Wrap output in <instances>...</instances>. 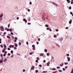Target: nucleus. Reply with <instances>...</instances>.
Masks as SVG:
<instances>
[{"label":"nucleus","mask_w":73,"mask_h":73,"mask_svg":"<svg viewBox=\"0 0 73 73\" xmlns=\"http://www.w3.org/2000/svg\"><path fill=\"white\" fill-rule=\"evenodd\" d=\"M0 28L1 29V31H4V27H3V26H1L0 27Z\"/></svg>","instance_id":"f257e3e1"},{"label":"nucleus","mask_w":73,"mask_h":73,"mask_svg":"<svg viewBox=\"0 0 73 73\" xmlns=\"http://www.w3.org/2000/svg\"><path fill=\"white\" fill-rule=\"evenodd\" d=\"M64 65V63H61L60 65V66L62 67Z\"/></svg>","instance_id":"f03ea898"},{"label":"nucleus","mask_w":73,"mask_h":73,"mask_svg":"<svg viewBox=\"0 0 73 73\" xmlns=\"http://www.w3.org/2000/svg\"><path fill=\"white\" fill-rule=\"evenodd\" d=\"M67 59H68V62H69L70 60V58L69 57H67Z\"/></svg>","instance_id":"7ed1b4c3"},{"label":"nucleus","mask_w":73,"mask_h":73,"mask_svg":"<svg viewBox=\"0 0 73 73\" xmlns=\"http://www.w3.org/2000/svg\"><path fill=\"white\" fill-rule=\"evenodd\" d=\"M72 21V19H70V21H69V23H70V24H71Z\"/></svg>","instance_id":"20e7f679"},{"label":"nucleus","mask_w":73,"mask_h":73,"mask_svg":"<svg viewBox=\"0 0 73 73\" xmlns=\"http://www.w3.org/2000/svg\"><path fill=\"white\" fill-rule=\"evenodd\" d=\"M66 1H67V2L68 3H70V0H66Z\"/></svg>","instance_id":"39448f33"},{"label":"nucleus","mask_w":73,"mask_h":73,"mask_svg":"<svg viewBox=\"0 0 73 73\" xmlns=\"http://www.w3.org/2000/svg\"><path fill=\"white\" fill-rule=\"evenodd\" d=\"M50 64V62H48L47 63V66H49V64Z\"/></svg>","instance_id":"423d86ee"},{"label":"nucleus","mask_w":73,"mask_h":73,"mask_svg":"<svg viewBox=\"0 0 73 73\" xmlns=\"http://www.w3.org/2000/svg\"><path fill=\"white\" fill-rule=\"evenodd\" d=\"M3 61H3V60H0V63L1 64V63H2V62H3Z\"/></svg>","instance_id":"0eeeda50"},{"label":"nucleus","mask_w":73,"mask_h":73,"mask_svg":"<svg viewBox=\"0 0 73 73\" xmlns=\"http://www.w3.org/2000/svg\"><path fill=\"white\" fill-rule=\"evenodd\" d=\"M4 46L5 48L4 49L5 50V48H6V47H7L6 45H5V44H4Z\"/></svg>","instance_id":"6e6552de"},{"label":"nucleus","mask_w":73,"mask_h":73,"mask_svg":"<svg viewBox=\"0 0 73 73\" xmlns=\"http://www.w3.org/2000/svg\"><path fill=\"white\" fill-rule=\"evenodd\" d=\"M23 20H24V21H25V22H26V23H27V20H26V19H23Z\"/></svg>","instance_id":"1a4fd4ad"},{"label":"nucleus","mask_w":73,"mask_h":73,"mask_svg":"<svg viewBox=\"0 0 73 73\" xmlns=\"http://www.w3.org/2000/svg\"><path fill=\"white\" fill-rule=\"evenodd\" d=\"M3 15V13H1L0 16V17H1Z\"/></svg>","instance_id":"9d476101"},{"label":"nucleus","mask_w":73,"mask_h":73,"mask_svg":"<svg viewBox=\"0 0 73 73\" xmlns=\"http://www.w3.org/2000/svg\"><path fill=\"white\" fill-rule=\"evenodd\" d=\"M34 69H35V67H32V70H34Z\"/></svg>","instance_id":"9b49d317"},{"label":"nucleus","mask_w":73,"mask_h":73,"mask_svg":"<svg viewBox=\"0 0 73 73\" xmlns=\"http://www.w3.org/2000/svg\"><path fill=\"white\" fill-rule=\"evenodd\" d=\"M46 55H47V56H49L50 55V54H49V53H47Z\"/></svg>","instance_id":"f8f14e48"},{"label":"nucleus","mask_w":73,"mask_h":73,"mask_svg":"<svg viewBox=\"0 0 73 73\" xmlns=\"http://www.w3.org/2000/svg\"><path fill=\"white\" fill-rule=\"evenodd\" d=\"M7 38H11V37H10V36H7Z\"/></svg>","instance_id":"ddd939ff"},{"label":"nucleus","mask_w":73,"mask_h":73,"mask_svg":"<svg viewBox=\"0 0 73 73\" xmlns=\"http://www.w3.org/2000/svg\"><path fill=\"white\" fill-rule=\"evenodd\" d=\"M9 31L10 32H12V30L11 29H9Z\"/></svg>","instance_id":"4468645a"},{"label":"nucleus","mask_w":73,"mask_h":73,"mask_svg":"<svg viewBox=\"0 0 73 73\" xmlns=\"http://www.w3.org/2000/svg\"><path fill=\"white\" fill-rule=\"evenodd\" d=\"M40 55L41 56H44V54H40Z\"/></svg>","instance_id":"2eb2a0df"},{"label":"nucleus","mask_w":73,"mask_h":73,"mask_svg":"<svg viewBox=\"0 0 73 73\" xmlns=\"http://www.w3.org/2000/svg\"><path fill=\"white\" fill-rule=\"evenodd\" d=\"M56 70L55 68H53L52 69V70Z\"/></svg>","instance_id":"dca6fc26"},{"label":"nucleus","mask_w":73,"mask_h":73,"mask_svg":"<svg viewBox=\"0 0 73 73\" xmlns=\"http://www.w3.org/2000/svg\"><path fill=\"white\" fill-rule=\"evenodd\" d=\"M15 46H16V47H17V46H18V45H17V44H16L15 45Z\"/></svg>","instance_id":"f3484780"},{"label":"nucleus","mask_w":73,"mask_h":73,"mask_svg":"<svg viewBox=\"0 0 73 73\" xmlns=\"http://www.w3.org/2000/svg\"><path fill=\"white\" fill-rule=\"evenodd\" d=\"M60 67L59 66H57V68L58 69H60Z\"/></svg>","instance_id":"a211bd4d"},{"label":"nucleus","mask_w":73,"mask_h":73,"mask_svg":"<svg viewBox=\"0 0 73 73\" xmlns=\"http://www.w3.org/2000/svg\"><path fill=\"white\" fill-rule=\"evenodd\" d=\"M38 72V70H36L35 71L36 73H37Z\"/></svg>","instance_id":"6ab92c4d"},{"label":"nucleus","mask_w":73,"mask_h":73,"mask_svg":"<svg viewBox=\"0 0 73 73\" xmlns=\"http://www.w3.org/2000/svg\"><path fill=\"white\" fill-rule=\"evenodd\" d=\"M19 45L20 46L21 45V44L20 42H19Z\"/></svg>","instance_id":"aec40b11"},{"label":"nucleus","mask_w":73,"mask_h":73,"mask_svg":"<svg viewBox=\"0 0 73 73\" xmlns=\"http://www.w3.org/2000/svg\"><path fill=\"white\" fill-rule=\"evenodd\" d=\"M1 48H3V45H1Z\"/></svg>","instance_id":"412c9836"},{"label":"nucleus","mask_w":73,"mask_h":73,"mask_svg":"<svg viewBox=\"0 0 73 73\" xmlns=\"http://www.w3.org/2000/svg\"><path fill=\"white\" fill-rule=\"evenodd\" d=\"M11 53H13V50H11Z\"/></svg>","instance_id":"4be33fe9"},{"label":"nucleus","mask_w":73,"mask_h":73,"mask_svg":"<svg viewBox=\"0 0 73 73\" xmlns=\"http://www.w3.org/2000/svg\"><path fill=\"white\" fill-rule=\"evenodd\" d=\"M68 64V63H64V64L67 65Z\"/></svg>","instance_id":"5701e85b"},{"label":"nucleus","mask_w":73,"mask_h":73,"mask_svg":"<svg viewBox=\"0 0 73 73\" xmlns=\"http://www.w3.org/2000/svg\"><path fill=\"white\" fill-rule=\"evenodd\" d=\"M71 73H73V68L72 69V71L71 72Z\"/></svg>","instance_id":"b1692460"},{"label":"nucleus","mask_w":73,"mask_h":73,"mask_svg":"<svg viewBox=\"0 0 73 73\" xmlns=\"http://www.w3.org/2000/svg\"><path fill=\"white\" fill-rule=\"evenodd\" d=\"M11 35H13V33L12 32H11Z\"/></svg>","instance_id":"393cba45"},{"label":"nucleus","mask_w":73,"mask_h":73,"mask_svg":"<svg viewBox=\"0 0 73 73\" xmlns=\"http://www.w3.org/2000/svg\"><path fill=\"white\" fill-rule=\"evenodd\" d=\"M6 56V54H3V56L4 57H5Z\"/></svg>","instance_id":"a878e982"},{"label":"nucleus","mask_w":73,"mask_h":73,"mask_svg":"<svg viewBox=\"0 0 73 73\" xmlns=\"http://www.w3.org/2000/svg\"><path fill=\"white\" fill-rule=\"evenodd\" d=\"M46 27H49V25H46Z\"/></svg>","instance_id":"bb28decb"},{"label":"nucleus","mask_w":73,"mask_h":73,"mask_svg":"<svg viewBox=\"0 0 73 73\" xmlns=\"http://www.w3.org/2000/svg\"><path fill=\"white\" fill-rule=\"evenodd\" d=\"M54 37H55V38H56V35H54Z\"/></svg>","instance_id":"cd10ccee"},{"label":"nucleus","mask_w":73,"mask_h":73,"mask_svg":"<svg viewBox=\"0 0 73 73\" xmlns=\"http://www.w3.org/2000/svg\"><path fill=\"white\" fill-rule=\"evenodd\" d=\"M12 45H10L9 46V48H12Z\"/></svg>","instance_id":"c85d7f7f"},{"label":"nucleus","mask_w":73,"mask_h":73,"mask_svg":"<svg viewBox=\"0 0 73 73\" xmlns=\"http://www.w3.org/2000/svg\"><path fill=\"white\" fill-rule=\"evenodd\" d=\"M3 18H0V20H2Z\"/></svg>","instance_id":"c756f323"},{"label":"nucleus","mask_w":73,"mask_h":73,"mask_svg":"<svg viewBox=\"0 0 73 73\" xmlns=\"http://www.w3.org/2000/svg\"><path fill=\"white\" fill-rule=\"evenodd\" d=\"M29 54H30V55H31V54H32V52H30Z\"/></svg>","instance_id":"7c9ffc66"},{"label":"nucleus","mask_w":73,"mask_h":73,"mask_svg":"<svg viewBox=\"0 0 73 73\" xmlns=\"http://www.w3.org/2000/svg\"><path fill=\"white\" fill-rule=\"evenodd\" d=\"M2 52H5V50H2Z\"/></svg>","instance_id":"2f4dec72"},{"label":"nucleus","mask_w":73,"mask_h":73,"mask_svg":"<svg viewBox=\"0 0 73 73\" xmlns=\"http://www.w3.org/2000/svg\"><path fill=\"white\" fill-rule=\"evenodd\" d=\"M59 72H62V71L61 70H59Z\"/></svg>","instance_id":"473e14b6"},{"label":"nucleus","mask_w":73,"mask_h":73,"mask_svg":"<svg viewBox=\"0 0 73 73\" xmlns=\"http://www.w3.org/2000/svg\"><path fill=\"white\" fill-rule=\"evenodd\" d=\"M17 49V48H16V47H14V49Z\"/></svg>","instance_id":"72a5a7b5"},{"label":"nucleus","mask_w":73,"mask_h":73,"mask_svg":"<svg viewBox=\"0 0 73 73\" xmlns=\"http://www.w3.org/2000/svg\"><path fill=\"white\" fill-rule=\"evenodd\" d=\"M7 49H8V50H11V49H10V48H7Z\"/></svg>","instance_id":"f704fd0d"},{"label":"nucleus","mask_w":73,"mask_h":73,"mask_svg":"<svg viewBox=\"0 0 73 73\" xmlns=\"http://www.w3.org/2000/svg\"><path fill=\"white\" fill-rule=\"evenodd\" d=\"M8 56H10V55H11V54L10 53H9L8 54Z\"/></svg>","instance_id":"c9c22d12"},{"label":"nucleus","mask_w":73,"mask_h":73,"mask_svg":"<svg viewBox=\"0 0 73 73\" xmlns=\"http://www.w3.org/2000/svg\"><path fill=\"white\" fill-rule=\"evenodd\" d=\"M54 5L55 6H57V5L56 3H54Z\"/></svg>","instance_id":"e433bc0d"},{"label":"nucleus","mask_w":73,"mask_h":73,"mask_svg":"<svg viewBox=\"0 0 73 73\" xmlns=\"http://www.w3.org/2000/svg\"><path fill=\"white\" fill-rule=\"evenodd\" d=\"M7 59H5L4 60V61L5 62V61H7Z\"/></svg>","instance_id":"4c0bfd02"},{"label":"nucleus","mask_w":73,"mask_h":73,"mask_svg":"<svg viewBox=\"0 0 73 73\" xmlns=\"http://www.w3.org/2000/svg\"><path fill=\"white\" fill-rule=\"evenodd\" d=\"M47 30H49V28H46Z\"/></svg>","instance_id":"58836bf2"},{"label":"nucleus","mask_w":73,"mask_h":73,"mask_svg":"<svg viewBox=\"0 0 73 73\" xmlns=\"http://www.w3.org/2000/svg\"><path fill=\"white\" fill-rule=\"evenodd\" d=\"M1 57H3V55L2 54H1Z\"/></svg>","instance_id":"ea45409f"},{"label":"nucleus","mask_w":73,"mask_h":73,"mask_svg":"<svg viewBox=\"0 0 73 73\" xmlns=\"http://www.w3.org/2000/svg\"><path fill=\"white\" fill-rule=\"evenodd\" d=\"M63 70L64 71H65L66 70V69L64 68H63Z\"/></svg>","instance_id":"a19ab883"},{"label":"nucleus","mask_w":73,"mask_h":73,"mask_svg":"<svg viewBox=\"0 0 73 73\" xmlns=\"http://www.w3.org/2000/svg\"><path fill=\"white\" fill-rule=\"evenodd\" d=\"M25 69H23V72H25Z\"/></svg>","instance_id":"79ce46f5"},{"label":"nucleus","mask_w":73,"mask_h":73,"mask_svg":"<svg viewBox=\"0 0 73 73\" xmlns=\"http://www.w3.org/2000/svg\"><path fill=\"white\" fill-rule=\"evenodd\" d=\"M39 66L40 67H41V66H42V65H41L40 64V65H39Z\"/></svg>","instance_id":"37998d69"},{"label":"nucleus","mask_w":73,"mask_h":73,"mask_svg":"<svg viewBox=\"0 0 73 73\" xmlns=\"http://www.w3.org/2000/svg\"><path fill=\"white\" fill-rule=\"evenodd\" d=\"M68 27H66L65 28L66 29H68Z\"/></svg>","instance_id":"c03bdc74"},{"label":"nucleus","mask_w":73,"mask_h":73,"mask_svg":"<svg viewBox=\"0 0 73 73\" xmlns=\"http://www.w3.org/2000/svg\"><path fill=\"white\" fill-rule=\"evenodd\" d=\"M36 59H37V60H39V58H38V57H37L36 58Z\"/></svg>","instance_id":"a18cd8bd"},{"label":"nucleus","mask_w":73,"mask_h":73,"mask_svg":"<svg viewBox=\"0 0 73 73\" xmlns=\"http://www.w3.org/2000/svg\"><path fill=\"white\" fill-rule=\"evenodd\" d=\"M19 17H17V20H19Z\"/></svg>","instance_id":"49530a36"},{"label":"nucleus","mask_w":73,"mask_h":73,"mask_svg":"<svg viewBox=\"0 0 73 73\" xmlns=\"http://www.w3.org/2000/svg\"><path fill=\"white\" fill-rule=\"evenodd\" d=\"M15 40H17V37H15Z\"/></svg>","instance_id":"de8ad7c7"},{"label":"nucleus","mask_w":73,"mask_h":73,"mask_svg":"<svg viewBox=\"0 0 73 73\" xmlns=\"http://www.w3.org/2000/svg\"><path fill=\"white\" fill-rule=\"evenodd\" d=\"M30 5H31V4H32V2H30Z\"/></svg>","instance_id":"09e8293b"},{"label":"nucleus","mask_w":73,"mask_h":73,"mask_svg":"<svg viewBox=\"0 0 73 73\" xmlns=\"http://www.w3.org/2000/svg\"><path fill=\"white\" fill-rule=\"evenodd\" d=\"M35 46L34 45H33L32 46V47H33V48H34V47H35Z\"/></svg>","instance_id":"8fccbe9b"},{"label":"nucleus","mask_w":73,"mask_h":73,"mask_svg":"<svg viewBox=\"0 0 73 73\" xmlns=\"http://www.w3.org/2000/svg\"><path fill=\"white\" fill-rule=\"evenodd\" d=\"M36 44H37V45H38V44H39V43L38 42H36Z\"/></svg>","instance_id":"3c124183"},{"label":"nucleus","mask_w":73,"mask_h":73,"mask_svg":"<svg viewBox=\"0 0 73 73\" xmlns=\"http://www.w3.org/2000/svg\"><path fill=\"white\" fill-rule=\"evenodd\" d=\"M69 54H67V56H69Z\"/></svg>","instance_id":"603ef678"},{"label":"nucleus","mask_w":73,"mask_h":73,"mask_svg":"<svg viewBox=\"0 0 73 73\" xmlns=\"http://www.w3.org/2000/svg\"><path fill=\"white\" fill-rule=\"evenodd\" d=\"M35 62H38V60H36Z\"/></svg>","instance_id":"864d4df0"},{"label":"nucleus","mask_w":73,"mask_h":73,"mask_svg":"<svg viewBox=\"0 0 73 73\" xmlns=\"http://www.w3.org/2000/svg\"><path fill=\"white\" fill-rule=\"evenodd\" d=\"M69 9H71V7H69Z\"/></svg>","instance_id":"5fc2aeb1"},{"label":"nucleus","mask_w":73,"mask_h":73,"mask_svg":"<svg viewBox=\"0 0 73 73\" xmlns=\"http://www.w3.org/2000/svg\"><path fill=\"white\" fill-rule=\"evenodd\" d=\"M56 31H58V29H56Z\"/></svg>","instance_id":"6e6d98bb"},{"label":"nucleus","mask_w":73,"mask_h":73,"mask_svg":"<svg viewBox=\"0 0 73 73\" xmlns=\"http://www.w3.org/2000/svg\"><path fill=\"white\" fill-rule=\"evenodd\" d=\"M10 26V24H9V25H8V27L9 28V26Z\"/></svg>","instance_id":"4d7b16f0"},{"label":"nucleus","mask_w":73,"mask_h":73,"mask_svg":"<svg viewBox=\"0 0 73 73\" xmlns=\"http://www.w3.org/2000/svg\"><path fill=\"white\" fill-rule=\"evenodd\" d=\"M70 14H71V15H72V14H73V13H72V12H70Z\"/></svg>","instance_id":"13d9d810"},{"label":"nucleus","mask_w":73,"mask_h":73,"mask_svg":"<svg viewBox=\"0 0 73 73\" xmlns=\"http://www.w3.org/2000/svg\"><path fill=\"white\" fill-rule=\"evenodd\" d=\"M28 12H30V9H28Z\"/></svg>","instance_id":"bf43d9fd"},{"label":"nucleus","mask_w":73,"mask_h":73,"mask_svg":"<svg viewBox=\"0 0 73 73\" xmlns=\"http://www.w3.org/2000/svg\"><path fill=\"white\" fill-rule=\"evenodd\" d=\"M26 43H27V45H28V42H26Z\"/></svg>","instance_id":"052dcab7"},{"label":"nucleus","mask_w":73,"mask_h":73,"mask_svg":"<svg viewBox=\"0 0 73 73\" xmlns=\"http://www.w3.org/2000/svg\"><path fill=\"white\" fill-rule=\"evenodd\" d=\"M71 3L72 4H73V2L72 1V2H71Z\"/></svg>","instance_id":"680f3d73"},{"label":"nucleus","mask_w":73,"mask_h":73,"mask_svg":"<svg viewBox=\"0 0 73 73\" xmlns=\"http://www.w3.org/2000/svg\"><path fill=\"white\" fill-rule=\"evenodd\" d=\"M42 73H46V71H43Z\"/></svg>","instance_id":"e2e57ef3"},{"label":"nucleus","mask_w":73,"mask_h":73,"mask_svg":"<svg viewBox=\"0 0 73 73\" xmlns=\"http://www.w3.org/2000/svg\"><path fill=\"white\" fill-rule=\"evenodd\" d=\"M49 31H52V30H51V29H50Z\"/></svg>","instance_id":"0e129e2a"},{"label":"nucleus","mask_w":73,"mask_h":73,"mask_svg":"<svg viewBox=\"0 0 73 73\" xmlns=\"http://www.w3.org/2000/svg\"><path fill=\"white\" fill-rule=\"evenodd\" d=\"M46 61H45V60H43V62H46Z\"/></svg>","instance_id":"69168bd1"},{"label":"nucleus","mask_w":73,"mask_h":73,"mask_svg":"<svg viewBox=\"0 0 73 73\" xmlns=\"http://www.w3.org/2000/svg\"><path fill=\"white\" fill-rule=\"evenodd\" d=\"M52 73H56V71L54 72H52Z\"/></svg>","instance_id":"338daca9"},{"label":"nucleus","mask_w":73,"mask_h":73,"mask_svg":"<svg viewBox=\"0 0 73 73\" xmlns=\"http://www.w3.org/2000/svg\"><path fill=\"white\" fill-rule=\"evenodd\" d=\"M7 51H5V53H7Z\"/></svg>","instance_id":"774afa93"}]
</instances>
